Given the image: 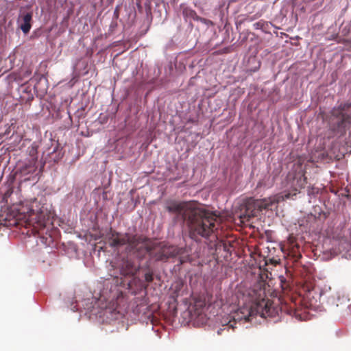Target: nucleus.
I'll list each match as a JSON object with an SVG mask.
<instances>
[{"instance_id": "nucleus-1", "label": "nucleus", "mask_w": 351, "mask_h": 351, "mask_svg": "<svg viewBox=\"0 0 351 351\" xmlns=\"http://www.w3.org/2000/svg\"><path fill=\"white\" fill-rule=\"evenodd\" d=\"M166 209L187 221L189 236L193 240L208 237L219 227L220 219L214 212L194 206L191 203L173 202Z\"/></svg>"}, {"instance_id": "nucleus-6", "label": "nucleus", "mask_w": 351, "mask_h": 351, "mask_svg": "<svg viewBox=\"0 0 351 351\" xmlns=\"http://www.w3.org/2000/svg\"><path fill=\"white\" fill-rule=\"evenodd\" d=\"M332 129L344 133L351 126V104H346L334 108L330 118Z\"/></svg>"}, {"instance_id": "nucleus-3", "label": "nucleus", "mask_w": 351, "mask_h": 351, "mask_svg": "<svg viewBox=\"0 0 351 351\" xmlns=\"http://www.w3.org/2000/svg\"><path fill=\"white\" fill-rule=\"evenodd\" d=\"M269 287L265 281L260 280L249 293L252 301L254 302V315L259 314L262 317H275L278 315L279 311L288 315H295L296 312L292 303L281 302L280 307L274 305V302L267 298L266 291Z\"/></svg>"}, {"instance_id": "nucleus-8", "label": "nucleus", "mask_w": 351, "mask_h": 351, "mask_svg": "<svg viewBox=\"0 0 351 351\" xmlns=\"http://www.w3.org/2000/svg\"><path fill=\"white\" fill-rule=\"evenodd\" d=\"M178 254V249L173 246H163L154 254L152 257L157 261H166L169 258L176 256Z\"/></svg>"}, {"instance_id": "nucleus-11", "label": "nucleus", "mask_w": 351, "mask_h": 351, "mask_svg": "<svg viewBox=\"0 0 351 351\" xmlns=\"http://www.w3.org/2000/svg\"><path fill=\"white\" fill-rule=\"evenodd\" d=\"M36 163L37 161L29 160L28 162L25 163L21 169V172L24 174H29L35 172L37 168Z\"/></svg>"}, {"instance_id": "nucleus-9", "label": "nucleus", "mask_w": 351, "mask_h": 351, "mask_svg": "<svg viewBox=\"0 0 351 351\" xmlns=\"http://www.w3.org/2000/svg\"><path fill=\"white\" fill-rule=\"evenodd\" d=\"M138 267L132 261L129 259H123L119 265L120 273L124 276L135 275Z\"/></svg>"}, {"instance_id": "nucleus-12", "label": "nucleus", "mask_w": 351, "mask_h": 351, "mask_svg": "<svg viewBox=\"0 0 351 351\" xmlns=\"http://www.w3.org/2000/svg\"><path fill=\"white\" fill-rule=\"evenodd\" d=\"M28 153L31 157L30 160L38 161V147L35 145H32L28 147Z\"/></svg>"}, {"instance_id": "nucleus-10", "label": "nucleus", "mask_w": 351, "mask_h": 351, "mask_svg": "<svg viewBox=\"0 0 351 351\" xmlns=\"http://www.w3.org/2000/svg\"><path fill=\"white\" fill-rule=\"evenodd\" d=\"M32 19V14L30 12L26 13L23 17V23L21 25V29L25 34H27L31 29V21Z\"/></svg>"}, {"instance_id": "nucleus-14", "label": "nucleus", "mask_w": 351, "mask_h": 351, "mask_svg": "<svg viewBox=\"0 0 351 351\" xmlns=\"http://www.w3.org/2000/svg\"><path fill=\"white\" fill-rule=\"evenodd\" d=\"M306 183H307V178L304 176V174H302V176H300V177L297 180V185L300 189L304 188Z\"/></svg>"}, {"instance_id": "nucleus-13", "label": "nucleus", "mask_w": 351, "mask_h": 351, "mask_svg": "<svg viewBox=\"0 0 351 351\" xmlns=\"http://www.w3.org/2000/svg\"><path fill=\"white\" fill-rule=\"evenodd\" d=\"M183 14L186 17H191L194 20H199V17L197 15L196 12L194 10L190 9H184L183 10Z\"/></svg>"}, {"instance_id": "nucleus-7", "label": "nucleus", "mask_w": 351, "mask_h": 351, "mask_svg": "<svg viewBox=\"0 0 351 351\" xmlns=\"http://www.w3.org/2000/svg\"><path fill=\"white\" fill-rule=\"evenodd\" d=\"M254 316V311L252 306H243L240 308L237 312L236 315L231 318L227 317V319H229L228 322L226 320L223 323V328H221L217 331L218 335H221V331L224 330H229L230 328L234 330L236 326L235 325L237 323H240L241 322H243V323L247 322H250L252 320V317Z\"/></svg>"}, {"instance_id": "nucleus-5", "label": "nucleus", "mask_w": 351, "mask_h": 351, "mask_svg": "<svg viewBox=\"0 0 351 351\" xmlns=\"http://www.w3.org/2000/svg\"><path fill=\"white\" fill-rule=\"evenodd\" d=\"M278 199L276 197H269L261 199L249 198L245 203V211L239 216L241 223L246 222L258 215L263 210L271 209L273 205L278 204Z\"/></svg>"}, {"instance_id": "nucleus-15", "label": "nucleus", "mask_w": 351, "mask_h": 351, "mask_svg": "<svg viewBox=\"0 0 351 351\" xmlns=\"http://www.w3.org/2000/svg\"><path fill=\"white\" fill-rule=\"evenodd\" d=\"M145 280L148 283L154 280V274L152 271L149 270L145 274Z\"/></svg>"}, {"instance_id": "nucleus-2", "label": "nucleus", "mask_w": 351, "mask_h": 351, "mask_svg": "<svg viewBox=\"0 0 351 351\" xmlns=\"http://www.w3.org/2000/svg\"><path fill=\"white\" fill-rule=\"evenodd\" d=\"M50 219V213L40 203L34 201L29 208L17 213H8L0 216V226L14 227L25 226L32 228V231L39 234L44 230Z\"/></svg>"}, {"instance_id": "nucleus-4", "label": "nucleus", "mask_w": 351, "mask_h": 351, "mask_svg": "<svg viewBox=\"0 0 351 351\" xmlns=\"http://www.w3.org/2000/svg\"><path fill=\"white\" fill-rule=\"evenodd\" d=\"M106 243L110 247L118 249L126 245L125 251L142 259L147 253L152 250V242L147 238L137 234L121 233L112 228L106 237Z\"/></svg>"}]
</instances>
